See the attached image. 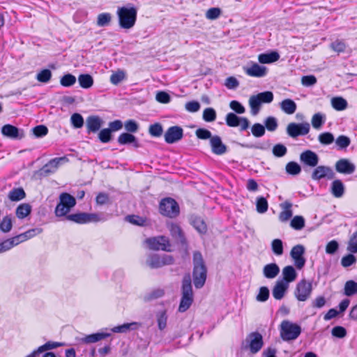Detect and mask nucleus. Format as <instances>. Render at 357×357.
Masks as SVG:
<instances>
[{"instance_id": "obj_1", "label": "nucleus", "mask_w": 357, "mask_h": 357, "mask_svg": "<svg viewBox=\"0 0 357 357\" xmlns=\"http://www.w3.org/2000/svg\"><path fill=\"white\" fill-rule=\"evenodd\" d=\"M207 277V268L204 263L202 255L199 251L193 253V283L196 289L204 287Z\"/></svg>"}, {"instance_id": "obj_2", "label": "nucleus", "mask_w": 357, "mask_h": 357, "mask_svg": "<svg viewBox=\"0 0 357 357\" xmlns=\"http://www.w3.org/2000/svg\"><path fill=\"white\" fill-rule=\"evenodd\" d=\"M137 10L133 6L119 8L117 15L120 26L126 29L133 27L137 20Z\"/></svg>"}, {"instance_id": "obj_3", "label": "nucleus", "mask_w": 357, "mask_h": 357, "mask_svg": "<svg viewBox=\"0 0 357 357\" xmlns=\"http://www.w3.org/2000/svg\"><path fill=\"white\" fill-rule=\"evenodd\" d=\"M193 302V293L190 275L183 278L182 282V297L178 311L184 312L191 306Z\"/></svg>"}, {"instance_id": "obj_4", "label": "nucleus", "mask_w": 357, "mask_h": 357, "mask_svg": "<svg viewBox=\"0 0 357 357\" xmlns=\"http://www.w3.org/2000/svg\"><path fill=\"white\" fill-rule=\"evenodd\" d=\"M66 220L77 224H87L90 222H104L107 219L102 214L80 212L66 215Z\"/></svg>"}, {"instance_id": "obj_5", "label": "nucleus", "mask_w": 357, "mask_h": 357, "mask_svg": "<svg viewBox=\"0 0 357 357\" xmlns=\"http://www.w3.org/2000/svg\"><path fill=\"white\" fill-rule=\"evenodd\" d=\"M301 333V327L297 324L284 320L280 324V336L284 341L296 340Z\"/></svg>"}, {"instance_id": "obj_6", "label": "nucleus", "mask_w": 357, "mask_h": 357, "mask_svg": "<svg viewBox=\"0 0 357 357\" xmlns=\"http://www.w3.org/2000/svg\"><path fill=\"white\" fill-rule=\"evenodd\" d=\"M273 100V93L271 91H264L257 95L251 96L249 99V105L252 115H257L262 103H270Z\"/></svg>"}, {"instance_id": "obj_7", "label": "nucleus", "mask_w": 357, "mask_h": 357, "mask_svg": "<svg viewBox=\"0 0 357 357\" xmlns=\"http://www.w3.org/2000/svg\"><path fill=\"white\" fill-rule=\"evenodd\" d=\"M159 210L162 215L170 218H176L180 213L178 203L170 197L164 198L160 201Z\"/></svg>"}, {"instance_id": "obj_8", "label": "nucleus", "mask_w": 357, "mask_h": 357, "mask_svg": "<svg viewBox=\"0 0 357 357\" xmlns=\"http://www.w3.org/2000/svg\"><path fill=\"white\" fill-rule=\"evenodd\" d=\"M148 247L153 250L171 251V244L167 237L165 236H158L149 238L145 241Z\"/></svg>"}, {"instance_id": "obj_9", "label": "nucleus", "mask_w": 357, "mask_h": 357, "mask_svg": "<svg viewBox=\"0 0 357 357\" xmlns=\"http://www.w3.org/2000/svg\"><path fill=\"white\" fill-rule=\"evenodd\" d=\"M312 291V283L303 279L297 283L294 294L298 301H305L310 297Z\"/></svg>"}, {"instance_id": "obj_10", "label": "nucleus", "mask_w": 357, "mask_h": 357, "mask_svg": "<svg viewBox=\"0 0 357 357\" xmlns=\"http://www.w3.org/2000/svg\"><path fill=\"white\" fill-rule=\"evenodd\" d=\"M310 126L307 122L301 123H290L287 125V134L291 138L296 139L298 136H304L310 132Z\"/></svg>"}, {"instance_id": "obj_11", "label": "nucleus", "mask_w": 357, "mask_h": 357, "mask_svg": "<svg viewBox=\"0 0 357 357\" xmlns=\"http://www.w3.org/2000/svg\"><path fill=\"white\" fill-rule=\"evenodd\" d=\"M245 347L249 349L252 354L259 352L264 345L263 337L258 332L250 333L245 339Z\"/></svg>"}, {"instance_id": "obj_12", "label": "nucleus", "mask_w": 357, "mask_h": 357, "mask_svg": "<svg viewBox=\"0 0 357 357\" xmlns=\"http://www.w3.org/2000/svg\"><path fill=\"white\" fill-rule=\"evenodd\" d=\"M174 258L169 255L160 256L157 254L151 255L146 260L147 265L151 268H158L165 265L172 264Z\"/></svg>"}, {"instance_id": "obj_13", "label": "nucleus", "mask_w": 357, "mask_h": 357, "mask_svg": "<svg viewBox=\"0 0 357 357\" xmlns=\"http://www.w3.org/2000/svg\"><path fill=\"white\" fill-rule=\"evenodd\" d=\"M183 128L178 126L169 128L165 133V140L167 144H174L182 139Z\"/></svg>"}, {"instance_id": "obj_14", "label": "nucleus", "mask_w": 357, "mask_h": 357, "mask_svg": "<svg viewBox=\"0 0 357 357\" xmlns=\"http://www.w3.org/2000/svg\"><path fill=\"white\" fill-rule=\"evenodd\" d=\"M335 176L333 169L328 166L319 165L313 170L311 178L313 180L318 181L324 178L332 179Z\"/></svg>"}, {"instance_id": "obj_15", "label": "nucleus", "mask_w": 357, "mask_h": 357, "mask_svg": "<svg viewBox=\"0 0 357 357\" xmlns=\"http://www.w3.org/2000/svg\"><path fill=\"white\" fill-rule=\"evenodd\" d=\"M305 248L302 245H296L294 246L291 250V257L298 269H301L305 264V259L303 256Z\"/></svg>"}, {"instance_id": "obj_16", "label": "nucleus", "mask_w": 357, "mask_h": 357, "mask_svg": "<svg viewBox=\"0 0 357 357\" xmlns=\"http://www.w3.org/2000/svg\"><path fill=\"white\" fill-rule=\"evenodd\" d=\"M68 161V160L66 156L53 158L43 167L40 170L41 174L47 175L49 174L54 173L61 164L65 163Z\"/></svg>"}, {"instance_id": "obj_17", "label": "nucleus", "mask_w": 357, "mask_h": 357, "mask_svg": "<svg viewBox=\"0 0 357 357\" xmlns=\"http://www.w3.org/2000/svg\"><path fill=\"white\" fill-rule=\"evenodd\" d=\"M300 160L303 164L308 167H315L319 163V158L315 152L311 150H306L301 153Z\"/></svg>"}, {"instance_id": "obj_18", "label": "nucleus", "mask_w": 357, "mask_h": 357, "mask_svg": "<svg viewBox=\"0 0 357 357\" xmlns=\"http://www.w3.org/2000/svg\"><path fill=\"white\" fill-rule=\"evenodd\" d=\"M335 170L340 174H351L355 172L356 166L349 159L342 158L337 160L335 165Z\"/></svg>"}, {"instance_id": "obj_19", "label": "nucleus", "mask_w": 357, "mask_h": 357, "mask_svg": "<svg viewBox=\"0 0 357 357\" xmlns=\"http://www.w3.org/2000/svg\"><path fill=\"white\" fill-rule=\"evenodd\" d=\"M167 228L172 235V236L176 241V242L184 245L187 244L185 234L181 229V227L176 223H168Z\"/></svg>"}, {"instance_id": "obj_20", "label": "nucleus", "mask_w": 357, "mask_h": 357, "mask_svg": "<svg viewBox=\"0 0 357 357\" xmlns=\"http://www.w3.org/2000/svg\"><path fill=\"white\" fill-rule=\"evenodd\" d=\"M1 132L4 136L11 139H21L24 137L22 130L10 124H6L1 128Z\"/></svg>"}, {"instance_id": "obj_21", "label": "nucleus", "mask_w": 357, "mask_h": 357, "mask_svg": "<svg viewBox=\"0 0 357 357\" xmlns=\"http://www.w3.org/2000/svg\"><path fill=\"white\" fill-rule=\"evenodd\" d=\"M210 145L212 152L216 155H222L227 151V146L223 144L218 135H214L211 138Z\"/></svg>"}, {"instance_id": "obj_22", "label": "nucleus", "mask_w": 357, "mask_h": 357, "mask_svg": "<svg viewBox=\"0 0 357 357\" xmlns=\"http://www.w3.org/2000/svg\"><path fill=\"white\" fill-rule=\"evenodd\" d=\"M288 288L289 284H287L286 282L280 280H277L272 291L273 296L276 300L282 299L287 291Z\"/></svg>"}, {"instance_id": "obj_23", "label": "nucleus", "mask_w": 357, "mask_h": 357, "mask_svg": "<svg viewBox=\"0 0 357 357\" xmlns=\"http://www.w3.org/2000/svg\"><path fill=\"white\" fill-rule=\"evenodd\" d=\"M245 72L251 77H263L267 74V68L254 63L250 67L245 68Z\"/></svg>"}, {"instance_id": "obj_24", "label": "nucleus", "mask_w": 357, "mask_h": 357, "mask_svg": "<svg viewBox=\"0 0 357 357\" xmlns=\"http://www.w3.org/2000/svg\"><path fill=\"white\" fill-rule=\"evenodd\" d=\"M110 336V333L100 332L96 333L85 335L83 337L78 339L79 343L91 344L98 342Z\"/></svg>"}, {"instance_id": "obj_25", "label": "nucleus", "mask_w": 357, "mask_h": 357, "mask_svg": "<svg viewBox=\"0 0 357 357\" xmlns=\"http://www.w3.org/2000/svg\"><path fill=\"white\" fill-rule=\"evenodd\" d=\"M102 123V121L98 116H90L86 119L87 132H96L99 130Z\"/></svg>"}, {"instance_id": "obj_26", "label": "nucleus", "mask_w": 357, "mask_h": 357, "mask_svg": "<svg viewBox=\"0 0 357 357\" xmlns=\"http://www.w3.org/2000/svg\"><path fill=\"white\" fill-rule=\"evenodd\" d=\"M117 142L121 145L132 144L133 146L135 148H139L140 146L139 143L137 141L136 137L132 134L128 132L121 133L118 137Z\"/></svg>"}, {"instance_id": "obj_27", "label": "nucleus", "mask_w": 357, "mask_h": 357, "mask_svg": "<svg viewBox=\"0 0 357 357\" xmlns=\"http://www.w3.org/2000/svg\"><path fill=\"white\" fill-rule=\"evenodd\" d=\"M62 344L56 342H47L45 344L39 347L37 349L32 351L30 354L27 355L26 357H36L40 354L53 349H56L60 346H61Z\"/></svg>"}, {"instance_id": "obj_28", "label": "nucleus", "mask_w": 357, "mask_h": 357, "mask_svg": "<svg viewBox=\"0 0 357 357\" xmlns=\"http://www.w3.org/2000/svg\"><path fill=\"white\" fill-rule=\"evenodd\" d=\"M345 192V187L340 179L333 181L331 185V192L336 198L342 197Z\"/></svg>"}, {"instance_id": "obj_29", "label": "nucleus", "mask_w": 357, "mask_h": 357, "mask_svg": "<svg viewBox=\"0 0 357 357\" xmlns=\"http://www.w3.org/2000/svg\"><path fill=\"white\" fill-rule=\"evenodd\" d=\"M280 59V54L275 51L262 53L259 54L258 61L260 63H271L277 61Z\"/></svg>"}, {"instance_id": "obj_30", "label": "nucleus", "mask_w": 357, "mask_h": 357, "mask_svg": "<svg viewBox=\"0 0 357 357\" xmlns=\"http://www.w3.org/2000/svg\"><path fill=\"white\" fill-rule=\"evenodd\" d=\"M282 276L283 278L280 280L284 281L289 284L296 280L297 273L292 266H287L282 269Z\"/></svg>"}, {"instance_id": "obj_31", "label": "nucleus", "mask_w": 357, "mask_h": 357, "mask_svg": "<svg viewBox=\"0 0 357 357\" xmlns=\"http://www.w3.org/2000/svg\"><path fill=\"white\" fill-rule=\"evenodd\" d=\"M291 206L292 204L289 201H285L280 204V207L283 209L279 215V219L281 222H286L292 216Z\"/></svg>"}, {"instance_id": "obj_32", "label": "nucleus", "mask_w": 357, "mask_h": 357, "mask_svg": "<svg viewBox=\"0 0 357 357\" xmlns=\"http://www.w3.org/2000/svg\"><path fill=\"white\" fill-rule=\"evenodd\" d=\"M280 109L287 114H293L297 108L296 102L291 99H284L280 103Z\"/></svg>"}, {"instance_id": "obj_33", "label": "nucleus", "mask_w": 357, "mask_h": 357, "mask_svg": "<svg viewBox=\"0 0 357 357\" xmlns=\"http://www.w3.org/2000/svg\"><path fill=\"white\" fill-rule=\"evenodd\" d=\"M280 272L279 266L275 264H269L266 265L263 268L264 275L268 279L275 278Z\"/></svg>"}, {"instance_id": "obj_34", "label": "nucleus", "mask_w": 357, "mask_h": 357, "mask_svg": "<svg viewBox=\"0 0 357 357\" xmlns=\"http://www.w3.org/2000/svg\"><path fill=\"white\" fill-rule=\"evenodd\" d=\"M20 243V241H19L17 236L6 239L0 243V253L8 251Z\"/></svg>"}, {"instance_id": "obj_35", "label": "nucleus", "mask_w": 357, "mask_h": 357, "mask_svg": "<svg viewBox=\"0 0 357 357\" xmlns=\"http://www.w3.org/2000/svg\"><path fill=\"white\" fill-rule=\"evenodd\" d=\"M43 229L41 228L37 227V228H33L31 229H29L28 231L20 234L19 235H17V238L19 241H20V243L30 239L34 236H36L38 234H40L42 233Z\"/></svg>"}, {"instance_id": "obj_36", "label": "nucleus", "mask_w": 357, "mask_h": 357, "mask_svg": "<svg viewBox=\"0 0 357 357\" xmlns=\"http://www.w3.org/2000/svg\"><path fill=\"white\" fill-rule=\"evenodd\" d=\"M139 326V324L137 322L126 323L122 325L114 327L112 329V331L114 333H123L130 330L137 329Z\"/></svg>"}, {"instance_id": "obj_37", "label": "nucleus", "mask_w": 357, "mask_h": 357, "mask_svg": "<svg viewBox=\"0 0 357 357\" xmlns=\"http://www.w3.org/2000/svg\"><path fill=\"white\" fill-rule=\"evenodd\" d=\"M191 224L194 228L200 234H205L207 227L204 221L199 217L195 216L191 218Z\"/></svg>"}, {"instance_id": "obj_38", "label": "nucleus", "mask_w": 357, "mask_h": 357, "mask_svg": "<svg viewBox=\"0 0 357 357\" xmlns=\"http://www.w3.org/2000/svg\"><path fill=\"white\" fill-rule=\"evenodd\" d=\"M331 105L337 111H342L347 108L348 102L342 97H334L331 99Z\"/></svg>"}, {"instance_id": "obj_39", "label": "nucleus", "mask_w": 357, "mask_h": 357, "mask_svg": "<svg viewBox=\"0 0 357 357\" xmlns=\"http://www.w3.org/2000/svg\"><path fill=\"white\" fill-rule=\"evenodd\" d=\"M326 115L318 112L314 114L311 120L312 127L316 130H319L325 123Z\"/></svg>"}, {"instance_id": "obj_40", "label": "nucleus", "mask_w": 357, "mask_h": 357, "mask_svg": "<svg viewBox=\"0 0 357 357\" xmlns=\"http://www.w3.org/2000/svg\"><path fill=\"white\" fill-rule=\"evenodd\" d=\"M78 82L83 89H89L93 84V79L89 74H81L78 77Z\"/></svg>"}, {"instance_id": "obj_41", "label": "nucleus", "mask_w": 357, "mask_h": 357, "mask_svg": "<svg viewBox=\"0 0 357 357\" xmlns=\"http://www.w3.org/2000/svg\"><path fill=\"white\" fill-rule=\"evenodd\" d=\"M31 206L29 204H21L16 208V215L20 219H23L30 214Z\"/></svg>"}, {"instance_id": "obj_42", "label": "nucleus", "mask_w": 357, "mask_h": 357, "mask_svg": "<svg viewBox=\"0 0 357 357\" xmlns=\"http://www.w3.org/2000/svg\"><path fill=\"white\" fill-rule=\"evenodd\" d=\"M25 192L21 188H14L10 191L8 198L13 202L20 201L25 197Z\"/></svg>"}, {"instance_id": "obj_43", "label": "nucleus", "mask_w": 357, "mask_h": 357, "mask_svg": "<svg viewBox=\"0 0 357 357\" xmlns=\"http://www.w3.org/2000/svg\"><path fill=\"white\" fill-rule=\"evenodd\" d=\"M241 117L233 112L228 113L225 116V121L229 127H238L240 125Z\"/></svg>"}, {"instance_id": "obj_44", "label": "nucleus", "mask_w": 357, "mask_h": 357, "mask_svg": "<svg viewBox=\"0 0 357 357\" xmlns=\"http://www.w3.org/2000/svg\"><path fill=\"white\" fill-rule=\"evenodd\" d=\"M59 204L68 205L70 207H74L76 204L75 197L67 192H63L59 196Z\"/></svg>"}, {"instance_id": "obj_45", "label": "nucleus", "mask_w": 357, "mask_h": 357, "mask_svg": "<svg viewBox=\"0 0 357 357\" xmlns=\"http://www.w3.org/2000/svg\"><path fill=\"white\" fill-rule=\"evenodd\" d=\"M157 323L158 328L160 331L164 330L167 326V315L165 310H161L156 314Z\"/></svg>"}, {"instance_id": "obj_46", "label": "nucleus", "mask_w": 357, "mask_h": 357, "mask_svg": "<svg viewBox=\"0 0 357 357\" xmlns=\"http://www.w3.org/2000/svg\"><path fill=\"white\" fill-rule=\"evenodd\" d=\"M344 294L351 296L357 294V282L354 280H349L344 284Z\"/></svg>"}, {"instance_id": "obj_47", "label": "nucleus", "mask_w": 357, "mask_h": 357, "mask_svg": "<svg viewBox=\"0 0 357 357\" xmlns=\"http://www.w3.org/2000/svg\"><path fill=\"white\" fill-rule=\"evenodd\" d=\"M268 204L266 198L259 197L256 200V209L259 213H264L267 211Z\"/></svg>"}, {"instance_id": "obj_48", "label": "nucleus", "mask_w": 357, "mask_h": 357, "mask_svg": "<svg viewBox=\"0 0 357 357\" xmlns=\"http://www.w3.org/2000/svg\"><path fill=\"white\" fill-rule=\"evenodd\" d=\"M318 140L323 145H329L335 141V138L331 132H325L319 135Z\"/></svg>"}, {"instance_id": "obj_49", "label": "nucleus", "mask_w": 357, "mask_h": 357, "mask_svg": "<svg viewBox=\"0 0 357 357\" xmlns=\"http://www.w3.org/2000/svg\"><path fill=\"white\" fill-rule=\"evenodd\" d=\"M112 15L109 13H102L98 15L97 25L99 26H107L109 24Z\"/></svg>"}, {"instance_id": "obj_50", "label": "nucleus", "mask_w": 357, "mask_h": 357, "mask_svg": "<svg viewBox=\"0 0 357 357\" xmlns=\"http://www.w3.org/2000/svg\"><path fill=\"white\" fill-rule=\"evenodd\" d=\"M286 172L291 175H298L301 172V166L296 162H289L286 165Z\"/></svg>"}, {"instance_id": "obj_51", "label": "nucleus", "mask_w": 357, "mask_h": 357, "mask_svg": "<svg viewBox=\"0 0 357 357\" xmlns=\"http://www.w3.org/2000/svg\"><path fill=\"white\" fill-rule=\"evenodd\" d=\"M52 76V74L50 70L43 69L37 74L36 79L40 82L47 83L51 79Z\"/></svg>"}, {"instance_id": "obj_52", "label": "nucleus", "mask_w": 357, "mask_h": 357, "mask_svg": "<svg viewBox=\"0 0 357 357\" xmlns=\"http://www.w3.org/2000/svg\"><path fill=\"white\" fill-rule=\"evenodd\" d=\"M272 153L275 157L282 158L287 154V149L282 144H277L273 146Z\"/></svg>"}, {"instance_id": "obj_53", "label": "nucleus", "mask_w": 357, "mask_h": 357, "mask_svg": "<svg viewBox=\"0 0 357 357\" xmlns=\"http://www.w3.org/2000/svg\"><path fill=\"white\" fill-rule=\"evenodd\" d=\"M126 79V73L123 70H118L110 76V82L114 85L119 84Z\"/></svg>"}, {"instance_id": "obj_54", "label": "nucleus", "mask_w": 357, "mask_h": 357, "mask_svg": "<svg viewBox=\"0 0 357 357\" xmlns=\"http://www.w3.org/2000/svg\"><path fill=\"white\" fill-rule=\"evenodd\" d=\"M13 223L11 217L6 215L3 218L0 222V230L4 233L10 231L12 229Z\"/></svg>"}, {"instance_id": "obj_55", "label": "nucleus", "mask_w": 357, "mask_h": 357, "mask_svg": "<svg viewBox=\"0 0 357 357\" xmlns=\"http://www.w3.org/2000/svg\"><path fill=\"white\" fill-rule=\"evenodd\" d=\"M265 129L266 128L270 132H274L276 130L278 126V121L276 118L273 116H268L264 121Z\"/></svg>"}, {"instance_id": "obj_56", "label": "nucleus", "mask_w": 357, "mask_h": 357, "mask_svg": "<svg viewBox=\"0 0 357 357\" xmlns=\"http://www.w3.org/2000/svg\"><path fill=\"white\" fill-rule=\"evenodd\" d=\"M76 82V77L72 74L64 75L60 79V84L65 87H70Z\"/></svg>"}, {"instance_id": "obj_57", "label": "nucleus", "mask_w": 357, "mask_h": 357, "mask_svg": "<svg viewBox=\"0 0 357 357\" xmlns=\"http://www.w3.org/2000/svg\"><path fill=\"white\" fill-rule=\"evenodd\" d=\"M216 112L212 107L206 108L203 112L202 118L206 122H213L216 119Z\"/></svg>"}, {"instance_id": "obj_58", "label": "nucleus", "mask_w": 357, "mask_h": 357, "mask_svg": "<svg viewBox=\"0 0 357 357\" xmlns=\"http://www.w3.org/2000/svg\"><path fill=\"white\" fill-rule=\"evenodd\" d=\"M251 132L254 137H261L266 132L265 127L259 123H256L251 127Z\"/></svg>"}, {"instance_id": "obj_59", "label": "nucleus", "mask_w": 357, "mask_h": 357, "mask_svg": "<svg viewBox=\"0 0 357 357\" xmlns=\"http://www.w3.org/2000/svg\"><path fill=\"white\" fill-rule=\"evenodd\" d=\"M290 225L296 230H301L305 227V219L303 216L296 215L291 220Z\"/></svg>"}, {"instance_id": "obj_60", "label": "nucleus", "mask_w": 357, "mask_h": 357, "mask_svg": "<svg viewBox=\"0 0 357 357\" xmlns=\"http://www.w3.org/2000/svg\"><path fill=\"white\" fill-rule=\"evenodd\" d=\"M72 208L73 207H70L68 205H66V204L63 205V204L59 203L56 205V208H55V215L57 217L65 216V218H66V215H68V213L70 212V211Z\"/></svg>"}, {"instance_id": "obj_61", "label": "nucleus", "mask_w": 357, "mask_h": 357, "mask_svg": "<svg viewBox=\"0 0 357 357\" xmlns=\"http://www.w3.org/2000/svg\"><path fill=\"white\" fill-rule=\"evenodd\" d=\"M124 127L128 133L137 132L139 130V124L133 119H129L124 123Z\"/></svg>"}, {"instance_id": "obj_62", "label": "nucleus", "mask_w": 357, "mask_h": 357, "mask_svg": "<svg viewBox=\"0 0 357 357\" xmlns=\"http://www.w3.org/2000/svg\"><path fill=\"white\" fill-rule=\"evenodd\" d=\"M273 253L278 256L283 254V243L280 239H274L271 243Z\"/></svg>"}, {"instance_id": "obj_63", "label": "nucleus", "mask_w": 357, "mask_h": 357, "mask_svg": "<svg viewBox=\"0 0 357 357\" xmlns=\"http://www.w3.org/2000/svg\"><path fill=\"white\" fill-rule=\"evenodd\" d=\"M126 220L130 223L137 226H144L146 223V220L144 218L135 215H127Z\"/></svg>"}, {"instance_id": "obj_64", "label": "nucleus", "mask_w": 357, "mask_h": 357, "mask_svg": "<svg viewBox=\"0 0 357 357\" xmlns=\"http://www.w3.org/2000/svg\"><path fill=\"white\" fill-rule=\"evenodd\" d=\"M336 145L340 149H344L347 148L350 144L351 140L349 137L345 135H340L335 140Z\"/></svg>"}]
</instances>
